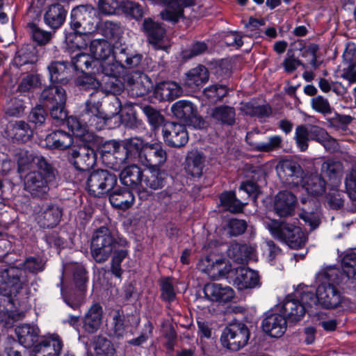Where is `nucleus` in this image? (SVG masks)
Returning <instances> with one entry per match:
<instances>
[{
	"label": "nucleus",
	"mask_w": 356,
	"mask_h": 356,
	"mask_svg": "<svg viewBox=\"0 0 356 356\" xmlns=\"http://www.w3.org/2000/svg\"><path fill=\"white\" fill-rule=\"evenodd\" d=\"M212 120L221 125L232 126L236 122V111L234 107L222 105L214 107L209 113Z\"/></svg>",
	"instance_id": "nucleus-33"
},
{
	"label": "nucleus",
	"mask_w": 356,
	"mask_h": 356,
	"mask_svg": "<svg viewBox=\"0 0 356 356\" xmlns=\"http://www.w3.org/2000/svg\"><path fill=\"white\" fill-rule=\"evenodd\" d=\"M117 181V177L108 170H95L88 177L87 190L94 197H101L113 189Z\"/></svg>",
	"instance_id": "nucleus-8"
},
{
	"label": "nucleus",
	"mask_w": 356,
	"mask_h": 356,
	"mask_svg": "<svg viewBox=\"0 0 356 356\" xmlns=\"http://www.w3.org/2000/svg\"><path fill=\"white\" fill-rule=\"evenodd\" d=\"M239 109L245 115L259 118L268 116L270 113V108L268 106H254L251 102H242Z\"/></svg>",
	"instance_id": "nucleus-51"
},
{
	"label": "nucleus",
	"mask_w": 356,
	"mask_h": 356,
	"mask_svg": "<svg viewBox=\"0 0 356 356\" xmlns=\"http://www.w3.org/2000/svg\"><path fill=\"white\" fill-rule=\"evenodd\" d=\"M47 140L53 147L60 149H67L73 143L72 136L62 130H56L49 134Z\"/></svg>",
	"instance_id": "nucleus-43"
},
{
	"label": "nucleus",
	"mask_w": 356,
	"mask_h": 356,
	"mask_svg": "<svg viewBox=\"0 0 356 356\" xmlns=\"http://www.w3.org/2000/svg\"><path fill=\"white\" fill-rule=\"evenodd\" d=\"M171 110L177 118L188 125L195 126L197 122L198 124L202 122L197 117L195 106L188 101L180 100L177 102L172 105Z\"/></svg>",
	"instance_id": "nucleus-19"
},
{
	"label": "nucleus",
	"mask_w": 356,
	"mask_h": 356,
	"mask_svg": "<svg viewBox=\"0 0 356 356\" xmlns=\"http://www.w3.org/2000/svg\"><path fill=\"white\" fill-rule=\"evenodd\" d=\"M276 170L280 179L286 184L296 186L302 183L304 171L299 163L294 160L280 161Z\"/></svg>",
	"instance_id": "nucleus-11"
},
{
	"label": "nucleus",
	"mask_w": 356,
	"mask_h": 356,
	"mask_svg": "<svg viewBox=\"0 0 356 356\" xmlns=\"http://www.w3.org/2000/svg\"><path fill=\"white\" fill-rule=\"evenodd\" d=\"M162 133L163 140L168 146L179 148L188 143V132L183 124L167 122L163 127Z\"/></svg>",
	"instance_id": "nucleus-14"
},
{
	"label": "nucleus",
	"mask_w": 356,
	"mask_h": 356,
	"mask_svg": "<svg viewBox=\"0 0 356 356\" xmlns=\"http://www.w3.org/2000/svg\"><path fill=\"white\" fill-rule=\"evenodd\" d=\"M143 112L147 116L149 124L156 128L163 124L164 117L151 106H145L142 108Z\"/></svg>",
	"instance_id": "nucleus-62"
},
{
	"label": "nucleus",
	"mask_w": 356,
	"mask_h": 356,
	"mask_svg": "<svg viewBox=\"0 0 356 356\" xmlns=\"http://www.w3.org/2000/svg\"><path fill=\"white\" fill-rule=\"evenodd\" d=\"M86 33L78 30L69 33L65 36L67 47L72 51L82 50L87 47L88 43L84 38Z\"/></svg>",
	"instance_id": "nucleus-47"
},
{
	"label": "nucleus",
	"mask_w": 356,
	"mask_h": 356,
	"mask_svg": "<svg viewBox=\"0 0 356 356\" xmlns=\"http://www.w3.org/2000/svg\"><path fill=\"white\" fill-rule=\"evenodd\" d=\"M138 147V143H134L133 138L125 139L122 142V149L120 148L112 154L104 155L103 163L115 171L120 170L125 165L136 162Z\"/></svg>",
	"instance_id": "nucleus-7"
},
{
	"label": "nucleus",
	"mask_w": 356,
	"mask_h": 356,
	"mask_svg": "<svg viewBox=\"0 0 356 356\" xmlns=\"http://www.w3.org/2000/svg\"><path fill=\"white\" fill-rule=\"evenodd\" d=\"M254 248L246 244L234 243L227 250L229 257L238 264H243L250 259L253 253Z\"/></svg>",
	"instance_id": "nucleus-41"
},
{
	"label": "nucleus",
	"mask_w": 356,
	"mask_h": 356,
	"mask_svg": "<svg viewBox=\"0 0 356 356\" xmlns=\"http://www.w3.org/2000/svg\"><path fill=\"white\" fill-rule=\"evenodd\" d=\"M269 229L274 238L284 242L292 249L301 248L307 240L300 227L285 221H272Z\"/></svg>",
	"instance_id": "nucleus-2"
},
{
	"label": "nucleus",
	"mask_w": 356,
	"mask_h": 356,
	"mask_svg": "<svg viewBox=\"0 0 356 356\" xmlns=\"http://www.w3.org/2000/svg\"><path fill=\"white\" fill-rule=\"evenodd\" d=\"M63 343L58 336H51L42 340L35 346L36 356H58Z\"/></svg>",
	"instance_id": "nucleus-30"
},
{
	"label": "nucleus",
	"mask_w": 356,
	"mask_h": 356,
	"mask_svg": "<svg viewBox=\"0 0 356 356\" xmlns=\"http://www.w3.org/2000/svg\"><path fill=\"white\" fill-rule=\"evenodd\" d=\"M294 140L300 150L305 152L309 147L308 142L311 140L308 127L305 125L298 126L296 128Z\"/></svg>",
	"instance_id": "nucleus-53"
},
{
	"label": "nucleus",
	"mask_w": 356,
	"mask_h": 356,
	"mask_svg": "<svg viewBox=\"0 0 356 356\" xmlns=\"http://www.w3.org/2000/svg\"><path fill=\"white\" fill-rule=\"evenodd\" d=\"M205 296L212 302H228L235 296L234 290L229 286L218 283H208L204 287Z\"/></svg>",
	"instance_id": "nucleus-22"
},
{
	"label": "nucleus",
	"mask_w": 356,
	"mask_h": 356,
	"mask_svg": "<svg viewBox=\"0 0 356 356\" xmlns=\"http://www.w3.org/2000/svg\"><path fill=\"white\" fill-rule=\"evenodd\" d=\"M36 61L37 56L34 49L30 45H26L17 51L13 59V64L17 67L24 65H31L32 67Z\"/></svg>",
	"instance_id": "nucleus-44"
},
{
	"label": "nucleus",
	"mask_w": 356,
	"mask_h": 356,
	"mask_svg": "<svg viewBox=\"0 0 356 356\" xmlns=\"http://www.w3.org/2000/svg\"><path fill=\"white\" fill-rule=\"evenodd\" d=\"M209 79L208 69L203 65H198L186 73L184 85L193 90H196L206 83Z\"/></svg>",
	"instance_id": "nucleus-26"
},
{
	"label": "nucleus",
	"mask_w": 356,
	"mask_h": 356,
	"mask_svg": "<svg viewBox=\"0 0 356 356\" xmlns=\"http://www.w3.org/2000/svg\"><path fill=\"white\" fill-rule=\"evenodd\" d=\"M282 138L280 136H273L265 143H259L255 145V149L260 152H269L281 147Z\"/></svg>",
	"instance_id": "nucleus-63"
},
{
	"label": "nucleus",
	"mask_w": 356,
	"mask_h": 356,
	"mask_svg": "<svg viewBox=\"0 0 356 356\" xmlns=\"http://www.w3.org/2000/svg\"><path fill=\"white\" fill-rule=\"evenodd\" d=\"M129 93L133 97H143L147 95L152 88L149 77L139 71L129 74L124 78Z\"/></svg>",
	"instance_id": "nucleus-16"
},
{
	"label": "nucleus",
	"mask_w": 356,
	"mask_h": 356,
	"mask_svg": "<svg viewBox=\"0 0 356 356\" xmlns=\"http://www.w3.org/2000/svg\"><path fill=\"white\" fill-rule=\"evenodd\" d=\"M48 70L53 83L66 84L72 75L71 65L66 61H53L48 66Z\"/></svg>",
	"instance_id": "nucleus-27"
},
{
	"label": "nucleus",
	"mask_w": 356,
	"mask_h": 356,
	"mask_svg": "<svg viewBox=\"0 0 356 356\" xmlns=\"http://www.w3.org/2000/svg\"><path fill=\"white\" fill-rule=\"evenodd\" d=\"M259 282V277L257 272L245 267L236 269L234 283L239 290L254 288Z\"/></svg>",
	"instance_id": "nucleus-28"
},
{
	"label": "nucleus",
	"mask_w": 356,
	"mask_h": 356,
	"mask_svg": "<svg viewBox=\"0 0 356 356\" xmlns=\"http://www.w3.org/2000/svg\"><path fill=\"white\" fill-rule=\"evenodd\" d=\"M134 194L127 188L114 190L109 195V201L116 209L126 210L130 208L134 202Z\"/></svg>",
	"instance_id": "nucleus-35"
},
{
	"label": "nucleus",
	"mask_w": 356,
	"mask_h": 356,
	"mask_svg": "<svg viewBox=\"0 0 356 356\" xmlns=\"http://www.w3.org/2000/svg\"><path fill=\"white\" fill-rule=\"evenodd\" d=\"M96 159L97 154L95 150L87 146L72 149L71 152L70 162L81 171H86L93 167Z\"/></svg>",
	"instance_id": "nucleus-17"
},
{
	"label": "nucleus",
	"mask_w": 356,
	"mask_h": 356,
	"mask_svg": "<svg viewBox=\"0 0 356 356\" xmlns=\"http://www.w3.org/2000/svg\"><path fill=\"white\" fill-rule=\"evenodd\" d=\"M99 24L97 11L91 6L81 5L72 10L70 26L74 31L92 33L98 29Z\"/></svg>",
	"instance_id": "nucleus-6"
},
{
	"label": "nucleus",
	"mask_w": 356,
	"mask_h": 356,
	"mask_svg": "<svg viewBox=\"0 0 356 356\" xmlns=\"http://www.w3.org/2000/svg\"><path fill=\"white\" fill-rule=\"evenodd\" d=\"M212 267L209 276L211 279H218L227 275L231 270L230 266L227 265L225 260L220 258H216Z\"/></svg>",
	"instance_id": "nucleus-64"
},
{
	"label": "nucleus",
	"mask_w": 356,
	"mask_h": 356,
	"mask_svg": "<svg viewBox=\"0 0 356 356\" xmlns=\"http://www.w3.org/2000/svg\"><path fill=\"white\" fill-rule=\"evenodd\" d=\"M204 95L213 102L220 101L227 95V88L225 85H211L204 90Z\"/></svg>",
	"instance_id": "nucleus-57"
},
{
	"label": "nucleus",
	"mask_w": 356,
	"mask_h": 356,
	"mask_svg": "<svg viewBox=\"0 0 356 356\" xmlns=\"http://www.w3.org/2000/svg\"><path fill=\"white\" fill-rule=\"evenodd\" d=\"M65 90L58 86L44 88L40 95V101L46 106L65 105Z\"/></svg>",
	"instance_id": "nucleus-32"
},
{
	"label": "nucleus",
	"mask_w": 356,
	"mask_h": 356,
	"mask_svg": "<svg viewBox=\"0 0 356 356\" xmlns=\"http://www.w3.org/2000/svg\"><path fill=\"white\" fill-rule=\"evenodd\" d=\"M305 190L312 195H322L325 191V181L318 175H312L306 182Z\"/></svg>",
	"instance_id": "nucleus-50"
},
{
	"label": "nucleus",
	"mask_w": 356,
	"mask_h": 356,
	"mask_svg": "<svg viewBox=\"0 0 356 356\" xmlns=\"http://www.w3.org/2000/svg\"><path fill=\"white\" fill-rule=\"evenodd\" d=\"M319 305L326 309L338 307L341 302V295L333 284H321L317 288Z\"/></svg>",
	"instance_id": "nucleus-18"
},
{
	"label": "nucleus",
	"mask_w": 356,
	"mask_h": 356,
	"mask_svg": "<svg viewBox=\"0 0 356 356\" xmlns=\"http://www.w3.org/2000/svg\"><path fill=\"white\" fill-rule=\"evenodd\" d=\"M34 163L39 169L38 172H42L47 179L55 180L56 170L44 156L36 155Z\"/></svg>",
	"instance_id": "nucleus-56"
},
{
	"label": "nucleus",
	"mask_w": 356,
	"mask_h": 356,
	"mask_svg": "<svg viewBox=\"0 0 356 356\" xmlns=\"http://www.w3.org/2000/svg\"><path fill=\"white\" fill-rule=\"evenodd\" d=\"M344 193L332 188L325 195L326 202L328 206L333 209H339L343 205Z\"/></svg>",
	"instance_id": "nucleus-60"
},
{
	"label": "nucleus",
	"mask_w": 356,
	"mask_h": 356,
	"mask_svg": "<svg viewBox=\"0 0 356 356\" xmlns=\"http://www.w3.org/2000/svg\"><path fill=\"white\" fill-rule=\"evenodd\" d=\"M164 185L165 179L162 177L161 169H149V171L146 175H143L141 189L146 191L149 194V196L151 193L148 189L157 190L163 187Z\"/></svg>",
	"instance_id": "nucleus-40"
},
{
	"label": "nucleus",
	"mask_w": 356,
	"mask_h": 356,
	"mask_svg": "<svg viewBox=\"0 0 356 356\" xmlns=\"http://www.w3.org/2000/svg\"><path fill=\"white\" fill-rule=\"evenodd\" d=\"M138 145L136 153V161L140 162L148 169L160 170L166 163L168 154L161 143H145L140 138H133Z\"/></svg>",
	"instance_id": "nucleus-1"
},
{
	"label": "nucleus",
	"mask_w": 356,
	"mask_h": 356,
	"mask_svg": "<svg viewBox=\"0 0 356 356\" xmlns=\"http://www.w3.org/2000/svg\"><path fill=\"white\" fill-rule=\"evenodd\" d=\"M155 92L162 101H172L181 95L182 88L176 82L167 81L159 83Z\"/></svg>",
	"instance_id": "nucleus-38"
},
{
	"label": "nucleus",
	"mask_w": 356,
	"mask_h": 356,
	"mask_svg": "<svg viewBox=\"0 0 356 356\" xmlns=\"http://www.w3.org/2000/svg\"><path fill=\"white\" fill-rule=\"evenodd\" d=\"M96 62L92 57L85 53H78L75 56H72L71 67H73L75 70H80L82 72L89 70L95 65Z\"/></svg>",
	"instance_id": "nucleus-49"
},
{
	"label": "nucleus",
	"mask_w": 356,
	"mask_h": 356,
	"mask_svg": "<svg viewBox=\"0 0 356 356\" xmlns=\"http://www.w3.org/2000/svg\"><path fill=\"white\" fill-rule=\"evenodd\" d=\"M98 31L106 39L118 41L122 36L124 28L120 22L106 20L99 22Z\"/></svg>",
	"instance_id": "nucleus-39"
},
{
	"label": "nucleus",
	"mask_w": 356,
	"mask_h": 356,
	"mask_svg": "<svg viewBox=\"0 0 356 356\" xmlns=\"http://www.w3.org/2000/svg\"><path fill=\"white\" fill-rule=\"evenodd\" d=\"M102 93L100 91L92 92L81 115L83 122L99 130L102 129L106 121L111 118V115H108L102 111Z\"/></svg>",
	"instance_id": "nucleus-4"
},
{
	"label": "nucleus",
	"mask_w": 356,
	"mask_h": 356,
	"mask_svg": "<svg viewBox=\"0 0 356 356\" xmlns=\"http://www.w3.org/2000/svg\"><path fill=\"white\" fill-rule=\"evenodd\" d=\"M62 216L61 209L55 204H44L37 214V220L43 228L54 227L58 225Z\"/></svg>",
	"instance_id": "nucleus-24"
},
{
	"label": "nucleus",
	"mask_w": 356,
	"mask_h": 356,
	"mask_svg": "<svg viewBox=\"0 0 356 356\" xmlns=\"http://www.w3.org/2000/svg\"><path fill=\"white\" fill-rule=\"evenodd\" d=\"M121 182L127 186H130L136 190L139 198L142 200H146L149 197V194L141 189V184L143 177V170L136 164H131L124 168L120 175Z\"/></svg>",
	"instance_id": "nucleus-13"
},
{
	"label": "nucleus",
	"mask_w": 356,
	"mask_h": 356,
	"mask_svg": "<svg viewBox=\"0 0 356 356\" xmlns=\"http://www.w3.org/2000/svg\"><path fill=\"white\" fill-rule=\"evenodd\" d=\"M296 204L297 198L293 193L282 191L275 197L274 209L280 217L285 218L293 215Z\"/></svg>",
	"instance_id": "nucleus-20"
},
{
	"label": "nucleus",
	"mask_w": 356,
	"mask_h": 356,
	"mask_svg": "<svg viewBox=\"0 0 356 356\" xmlns=\"http://www.w3.org/2000/svg\"><path fill=\"white\" fill-rule=\"evenodd\" d=\"M311 107L324 115L331 114L333 110L328 99L322 95L315 96L311 99Z\"/></svg>",
	"instance_id": "nucleus-55"
},
{
	"label": "nucleus",
	"mask_w": 356,
	"mask_h": 356,
	"mask_svg": "<svg viewBox=\"0 0 356 356\" xmlns=\"http://www.w3.org/2000/svg\"><path fill=\"white\" fill-rule=\"evenodd\" d=\"M102 307L99 304L95 303L90 307L83 321L86 332L95 333L98 330L102 323Z\"/></svg>",
	"instance_id": "nucleus-34"
},
{
	"label": "nucleus",
	"mask_w": 356,
	"mask_h": 356,
	"mask_svg": "<svg viewBox=\"0 0 356 356\" xmlns=\"http://www.w3.org/2000/svg\"><path fill=\"white\" fill-rule=\"evenodd\" d=\"M40 78L38 74H29L22 78L17 90L20 92H28L40 86Z\"/></svg>",
	"instance_id": "nucleus-61"
},
{
	"label": "nucleus",
	"mask_w": 356,
	"mask_h": 356,
	"mask_svg": "<svg viewBox=\"0 0 356 356\" xmlns=\"http://www.w3.org/2000/svg\"><path fill=\"white\" fill-rule=\"evenodd\" d=\"M24 271L22 268L11 266L0 272V294L7 297H16L27 280L23 275Z\"/></svg>",
	"instance_id": "nucleus-5"
},
{
	"label": "nucleus",
	"mask_w": 356,
	"mask_h": 356,
	"mask_svg": "<svg viewBox=\"0 0 356 356\" xmlns=\"http://www.w3.org/2000/svg\"><path fill=\"white\" fill-rule=\"evenodd\" d=\"M197 0H160L165 8L160 13L162 19L177 23L180 19L196 18L197 13L193 10L188 15L185 14L184 8H191L196 4Z\"/></svg>",
	"instance_id": "nucleus-10"
},
{
	"label": "nucleus",
	"mask_w": 356,
	"mask_h": 356,
	"mask_svg": "<svg viewBox=\"0 0 356 356\" xmlns=\"http://www.w3.org/2000/svg\"><path fill=\"white\" fill-rule=\"evenodd\" d=\"M220 200L225 209L232 213L242 211L245 205L236 198V194L233 191L222 193L220 196Z\"/></svg>",
	"instance_id": "nucleus-46"
},
{
	"label": "nucleus",
	"mask_w": 356,
	"mask_h": 356,
	"mask_svg": "<svg viewBox=\"0 0 356 356\" xmlns=\"http://www.w3.org/2000/svg\"><path fill=\"white\" fill-rule=\"evenodd\" d=\"M27 28L32 39L38 44L44 45L50 41L51 38V33L50 32L41 29L34 23H29Z\"/></svg>",
	"instance_id": "nucleus-52"
},
{
	"label": "nucleus",
	"mask_w": 356,
	"mask_h": 356,
	"mask_svg": "<svg viewBox=\"0 0 356 356\" xmlns=\"http://www.w3.org/2000/svg\"><path fill=\"white\" fill-rule=\"evenodd\" d=\"M286 325V317L279 314H271L262 322L264 332L275 338H279L284 334Z\"/></svg>",
	"instance_id": "nucleus-23"
},
{
	"label": "nucleus",
	"mask_w": 356,
	"mask_h": 356,
	"mask_svg": "<svg viewBox=\"0 0 356 356\" xmlns=\"http://www.w3.org/2000/svg\"><path fill=\"white\" fill-rule=\"evenodd\" d=\"M343 272L348 278L356 280V254H348L342 259Z\"/></svg>",
	"instance_id": "nucleus-59"
},
{
	"label": "nucleus",
	"mask_w": 356,
	"mask_h": 356,
	"mask_svg": "<svg viewBox=\"0 0 356 356\" xmlns=\"http://www.w3.org/2000/svg\"><path fill=\"white\" fill-rule=\"evenodd\" d=\"M90 51L94 58L105 61L110 57L115 58V52L106 39L93 40L90 43Z\"/></svg>",
	"instance_id": "nucleus-36"
},
{
	"label": "nucleus",
	"mask_w": 356,
	"mask_h": 356,
	"mask_svg": "<svg viewBox=\"0 0 356 356\" xmlns=\"http://www.w3.org/2000/svg\"><path fill=\"white\" fill-rule=\"evenodd\" d=\"M6 135L17 143H26L33 136V131L29 124L24 120L10 122L6 127Z\"/></svg>",
	"instance_id": "nucleus-21"
},
{
	"label": "nucleus",
	"mask_w": 356,
	"mask_h": 356,
	"mask_svg": "<svg viewBox=\"0 0 356 356\" xmlns=\"http://www.w3.org/2000/svg\"><path fill=\"white\" fill-rule=\"evenodd\" d=\"M54 181L47 179L42 172L36 170L29 172L24 179V190L32 197L44 198L49 191V184Z\"/></svg>",
	"instance_id": "nucleus-12"
},
{
	"label": "nucleus",
	"mask_w": 356,
	"mask_h": 356,
	"mask_svg": "<svg viewBox=\"0 0 356 356\" xmlns=\"http://www.w3.org/2000/svg\"><path fill=\"white\" fill-rule=\"evenodd\" d=\"M161 297L166 302H172L176 298V293L174 289L172 279L165 277L160 282Z\"/></svg>",
	"instance_id": "nucleus-58"
},
{
	"label": "nucleus",
	"mask_w": 356,
	"mask_h": 356,
	"mask_svg": "<svg viewBox=\"0 0 356 356\" xmlns=\"http://www.w3.org/2000/svg\"><path fill=\"white\" fill-rule=\"evenodd\" d=\"M282 311L286 319L291 322H298L305 316L306 308L298 300L289 296L284 300Z\"/></svg>",
	"instance_id": "nucleus-31"
},
{
	"label": "nucleus",
	"mask_w": 356,
	"mask_h": 356,
	"mask_svg": "<svg viewBox=\"0 0 356 356\" xmlns=\"http://www.w3.org/2000/svg\"><path fill=\"white\" fill-rule=\"evenodd\" d=\"M115 248L116 242L108 227L102 226L94 232L90 252L96 262H105Z\"/></svg>",
	"instance_id": "nucleus-3"
},
{
	"label": "nucleus",
	"mask_w": 356,
	"mask_h": 356,
	"mask_svg": "<svg viewBox=\"0 0 356 356\" xmlns=\"http://www.w3.org/2000/svg\"><path fill=\"white\" fill-rule=\"evenodd\" d=\"M143 31L147 36L148 42L154 49H166L167 46L163 44L166 38L165 29L161 24L151 18H145L143 23Z\"/></svg>",
	"instance_id": "nucleus-15"
},
{
	"label": "nucleus",
	"mask_w": 356,
	"mask_h": 356,
	"mask_svg": "<svg viewBox=\"0 0 356 356\" xmlns=\"http://www.w3.org/2000/svg\"><path fill=\"white\" fill-rule=\"evenodd\" d=\"M93 348L97 355L114 356L115 350L111 342L106 337L97 336L94 338Z\"/></svg>",
	"instance_id": "nucleus-48"
},
{
	"label": "nucleus",
	"mask_w": 356,
	"mask_h": 356,
	"mask_svg": "<svg viewBox=\"0 0 356 356\" xmlns=\"http://www.w3.org/2000/svg\"><path fill=\"white\" fill-rule=\"evenodd\" d=\"M67 13V10L61 4H51L44 14V23L51 29H57L63 24Z\"/></svg>",
	"instance_id": "nucleus-29"
},
{
	"label": "nucleus",
	"mask_w": 356,
	"mask_h": 356,
	"mask_svg": "<svg viewBox=\"0 0 356 356\" xmlns=\"http://www.w3.org/2000/svg\"><path fill=\"white\" fill-rule=\"evenodd\" d=\"M133 316H126L122 311L116 310L112 315L110 337L117 339L124 338L128 333L131 318Z\"/></svg>",
	"instance_id": "nucleus-25"
},
{
	"label": "nucleus",
	"mask_w": 356,
	"mask_h": 356,
	"mask_svg": "<svg viewBox=\"0 0 356 356\" xmlns=\"http://www.w3.org/2000/svg\"><path fill=\"white\" fill-rule=\"evenodd\" d=\"M204 159L199 152H193L186 159V171L193 177H200L204 166Z\"/></svg>",
	"instance_id": "nucleus-45"
},
{
	"label": "nucleus",
	"mask_w": 356,
	"mask_h": 356,
	"mask_svg": "<svg viewBox=\"0 0 356 356\" xmlns=\"http://www.w3.org/2000/svg\"><path fill=\"white\" fill-rule=\"evenodd\" d=\"M115 60L122 65L123 69H132L141 64L143 56L140 54L129 53L125 49H122L119 52H115Z\"/></svg>",
	"instance_id": "nucleus-42"
},
{
	"label": "nucleus",
	"mask_w": 356,
	"mask_h": 356,
	"mask_svg": "<svg viewBox=\"0 0 356 356\" xmlns=\"http://www.w3.org/2000/svg\"><path fill=\"white\" fill-rule=\"evenodd\" d=\"M250 338L248 327L242 323H234L226 327L220 337L222 346L232 351L243 348Z\"/></svg>",
	"instance_id": "nucleus-9"
},
{
	"label": "nucleus",
	"mask_w": 356,
	"mask_h": 356,
	"mask_svg": "<svg viewBox=\"0 0 356 356\" xmlns=\"http://www.w3.org/2000/svg\"><path fill=\"white\" fill-rule=\"evenodd\" d=\"M18 341L25 348L32 347L38 340L39 329L35 325L23 324L15 329Z\"/></svg>",
	"instance_id": "nucleus-37"
},
{
	"label": "nucleus",
	"mask_w": 356,
	"mask_h": 356,
	"mask_svg": "<svg viewBox=\"0 0 356 356\" xmlns=\"http://www.w3.org/2000/svg\"><path fill=\"white\" fill-rule=\"evenodd\" d=\"M113 256L111 260V270L112 273L118 278H120L122 274L121 263L128 255V251L125 249L116 250L113 251Z\"/></svg>",
	"instance_id": "nucleus-54"
}]
</instances>
